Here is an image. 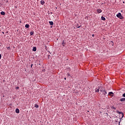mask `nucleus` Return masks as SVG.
Instances as JSON below:
<instances>
[{
    "mask_svg": "<svg viewBox=\"0 0 125 125\" xmlns=\"http://www.w3.org/2000/svg\"><path fill=\"white\" fill-rule=\"evenodd\" d=\"M97 12L98 13H101L102 12V10H101V9H98L97 10Z\"/></svg>",
    "mask_w": 125,
    "mask_h": 125,
    "instance_id": "obj_1",
    "label": "nucleus"
},
{
    "mask_svg": "<svg viewBox=\"0 0 125 125\" xmlns=\"http://www.w3.org/2000/svg\"><path fill=\"white\" fill-rule=\"evenodd\" d=\"M65 44H66V41L63 40L62 42V46H65Z\"/></svg>",
    "mask_w": 125,
    "mask_h": 125,
    "instance_id": "obj_2",
    "label": "nucleus"
},
{
    "mask_svg": "<svg viewBox=\"0 0 125 125\" xmlns=\"http://www.w3.org/2000/svg\"><path fill=\"white\" fill-rule=\"evenodd\" d=\"M100 89V87H98L95 89L96 92H99V90Z\"/></svg>",
    "mask_w": 125,
    "mask_h": 125,
    "instance_id": "obj_3",
    "label": "nucleus"
},
{
    "mask_svg": "<svg viewBox=\"0 0 125 125\" xmlns=\"http://www.w3.org/2000/svg\"><path fill=\"white\" fill-rule=\"evenodd\" d=\"M108 95H110V96H114V93L112 92H109Z\"/></svg>",
    "mask_w": 125,
    "mask_h": 125,
    "instance_id": "obj_4",
    "label": "nucleus"
},
{
    "mask_svg": "<svg viewBox=\"0 0 125 125\" xmlns=\"http://www.w3.org/2000/svg\"><path fill=\"white\" fill-rule=\"evenodd\" d=\"M120 101H121V102H123V101H125V98L120 99Z\"/></svg>",
    "mask_w": 125,
    "mask_h": 125,
    "instance_id": "obj_5",
    "label": "nucleus"
},
{
    "mask_svg": "<svg viewBox=\"0 0 125 125\" xmlns=\"http://www.w3.org/2000/svg\"><path fill=\"white\" fill-rule=\"evenodd\" d=\"M41 3L42 4V5H43V4H44V1L43 0H42L41 1Z\"/></svg>",
    "mask_w": 125,
    "mask_h": 125,
    "instance_id": "obj_6",
    "label": "nucleus"
},
{
    "mask_svg": "<svg viewBox=\"0 0 125 125\" xmlns=\"http://www.w3.org/2000/svg\"><path fill=\"white\" fill-rule=\"evenodd\" d=\"M49 23L50 25H51V26H53V24H54L53 21H49Z\"/></svg>",
    "mask_w": 125,
    "mask_h": 125,
    "instance_id": "obj_7",
    "label": "nucleus"
},
{
    "mask_svg": "<svg viewBox=\"0 0 125 125\" xmlns=\"http://www.w3.org/2000/svg\"><path fill=\"white\" fill-rule=\"evenodd\" d=\"M19 112H20L19 109L16 108V113H17L18 114H19Z\"/></svg>",
    "mask_w": 125,
    "mask_h": 125,
    "instance_id": "obj_8",
    "label": "nucleus"
},
{
    "mask_svg": "<svg viewBox=\"0 0 125 125\" xmlns=\"http://www.w3.org/2000/svg\"><path fill=\"white\" fill-rule=\"evenodd\" d=\"M117 17L121 20L124 19V17H123V16H117Z\"/></svg>",
    "mask_w": 125,
    "mask_h": 125,
    "instance_id": "obj_9",
    "label": "nucleus"
},
{
    "mask_svg": "<svg viewBox=\"0 0 125 125\" xmlns=\"http://www.w3.org/2000/svg\"><path fill=\"white\" fill-rule=\"evenodd\" d=\"M0 14H1V15H5V13H4V12L2 11V12H0Z\"/></svg>",
    "mask_w": 125,
    "mask_h": 125,
    "instance_id": "obj_10",
    "label": "nucleus"
},
{
    "mask_svg": "<svg viewBox=\"0 0 125 125\" xmlns=\"http://www.w3.org/2000/svg\"><path fill=\"white\" fill-rule=\"evenodd\" d=\"M101 19H102V20H103V21H104V20H105L106 19H105V18L104 17L102 16Z\"/></svg>",
    "mask_w": 125,
    "mask_h": 125,
    "instance_id": "obj_11",
    "label": "nucleus"
},
{
    "mask_svg": "<svg viewBox=\"0 0 125 125\" xmlns=\"http://www.w3.org/2000/svg\"><path fill=\"white\" fill-rule=\"evenodd\" d=\"M34 31L30 32V36H33V35H34Z\"/></svg>",
    "mask_w": 125,
    "mask_h": 125,
    "instance_id": "obj_12",
    "label": "nucleus"
},
{
    "mask_svg": "<svg viewBox=\"0 0 125 125\" xmlns=\"http://www.w3.org/2000/svg\"><path fill=\"white\" fill-rule=\"evenodd\" d=\"M33 51H37V48L36 47H34L33 49Z\"/></svg>",
    "mask_w": 125,
    "mask_h": 125,
    "instance_id": "obj_13",
    "label": "nucleus"
},
{
    "mask_svg": "<svg viewBox=\"0 0 125 125\" xmlns=\"http://www.w3.org/2000/svg\"><path fill=\"white\" fill-rule=\"evenodd\" d=\"M100 91L101 92H103H103H104V90L103 89V88H101Z\"/></svg>",
    "mask_w": 125,
    "mask_h": 125,
    "instance_id": "obj_14",
    "label": "nucleus"
},
{
    "mask_svg": "<svg viewBox=\"0 0 125 125\" xmlns=\"http://www.w3.org/2000/svg\"><path fill=\"white\" fill-rule=\"evenodd\" d=\"M103 93H104V95H106V94H107V92L105 90H104Z\"/></svg>",
    "mask_w": 125,
    "mask_h": 125,
    "instance_id": "obj_15",
    "label": "nucleus"
},
{
    "mask_svg": "<svg viewBox=\"0 0 125 125\" xmlns=\"http://www.w3.org/2000/svg\"><path fill=\"white\" fill-rule=\"evenodd\" d=\"M25 28H29V27H30V25L29 24H27L25 25Z\"/></svg>",
    "mask_w": 125,
    "mask_h": 125,
    "instance_id": "obj_16",
    "label": "nucleus"
},
{
    "mask_svg": "<svg viewBox=\"0 0 125 125\" xmlns=\"http://www.w3.org/2000/svg\"><path fill=\"white\" fill-rule=\"evenodd\" d=\"M116 16H122V14L121 13H119L118 14L116 15Z\"/></svg>",
    "mask_w": 125,
    "mask_h": 125,
    "instance_id": "obj_17",
    "label": "nucleus"
},
{
    "mask_svg": "<svg viewBox=\"0 0 125 125\" xmlns=\"http://www.w3.org/2000/svg\"><path fill=\"white\" fill-rule=\"evenodd\" d=\"M35 108H39V105L36 104L35 105Z\"/></svg>",
    "mask_w": 125,
    "mask_h": 125,
    "instance_id": "obj_18",
    "label": "nucleus"
},
{
    "mask_svg": "<svg viewBox=\"0 0 125 125\" xmlns=\"http://www.w3.org/2000/svg\"><path fill=\"white\" fill-rule=\"evenodd\" d=\"M119 114H122V117H124V113L123 112H118Z\"/></svg>",
    "mask_w": 125,
    "mask_h": 125,
    "instance_id": "obj_19",
    "label": "nucleus"
},
{
    "mask_svg": "<svg viewBox=\"0 0 125 125\" xmlns=\"http://www.w3.org/2000/svg\"><path fill=\"white\" fill-rule=\"evenodd\" d=\"M80 27H81V26H79L78 24H77V25H76L77 28H80Z\"/></svg>",
    "mask_w": 125,
    "mask_h": 125,
    "instance_id": "obj_20",
    "label": "nucleus"
},
{
    "mask_svg": "<svg viewBox=\"0 0 125 125\" xmlns=\"http://www.w3.org/2000/svg\"><path fill=\"white\" fill-rule=\"evenodd\" d=\"M112 109H114V110H116V107H114V106H113L112 107Z\"/></svg>",
    "mask_w": 125,
    "mask_h": 125,
    "instance_id": "obj_21",
    "label": "nucleus"
},
{
    "mask_svg": "<svg viewBox=\"0 0 125 125\" xmlns=\"http://www.w3.org/2000/svg\"><path fill=\"white\" fill-rule=\"evenodd\" d=\"M16 89H19V87H16Z\"/></svg>",
    "mask_w": 125,
    "mask_h": 125,
    "instance_id": "obj_22",
    "label": "nucleus"
},
{
    "mask_svg": "<svg viewBox=\"0 0 125 125\" xmlns=\"http://www.w3.org/2000/svg\"><path fill=\"white\" fill-rule=\"evenodd\" d=\"M123 97H125V93L123 95Z\"/></svg>",
    "mask_w": 125,
    "mask_h": 125,
    "instance_id": "obj_23",
    "label": "nucleus"
},
{
    "mask_svg": "<svg viewBox=\"0 0 125 125\" xmlns=\"http://www.w3.org/2000/svg\"><path fill=\"white\" fill-rule=\"evenodd\" d=\"M111 44H112V45H114V43L113 42H111Z\"/></svg>",
    "mask_w": 125,
    "mask_h": 125,
    "instance_id": "obj_24",
    "label": "nucleus"
},
{
    "mask_svg": "<svg viewBox=\"0 0 125 125\" xmlns=\"http://www.w3.org/2000/svg\"><path fill=\"white\" fill-rule=\"evenodd\" d=\"M0 59H1V54H0Z\"/></svg>",
    "mask_w": 125,
    "mask_h": 125,
    "instance_id": "obj_25",
    "label": "nucleus"
},
{
    "mask_svg": "<svg viewBox=\"0 0 125 125\" xmlns=\"http://www.w3.org/2000/svg\"><path fill=\"white\" fill-rule=\"evenodd\" d=\"M7 49H10V47H8Z\"/></svg>",
    "mask_w": 125,
    "mask_h": 125,
    "instance_id": "obj_26",
    "label": "nucleus"
},
{
    "mask_svg": "<svg viewBox=\"0 0 125 125\" xmlns=\"http://www.w3.org/2000/svg\"><path fill=\"white\" fill-rule=\"evenodd\" d=\"M92 36L94 37V34H92Z\"/></svg>",
    "mask_w": 125,
    "mask_h": 125,
    "instance_id": "obj_27",
    "label": "nucleus"
},
{
    "mask_svg": "<svg viewBox=\"0 0 125 125\" xmlns=\"http://www.w3.org/2000/svg\"><path fill=\"white\" fill-rule=\"evenodd\" d=\"M33 66V64H31V67L32 68V67Z\"/></svg>",
    "mask_w": 125,
    "mask_h": 125,
    "instance_id": "obj_28",
    "label": "nucleus"
},
{
    "mask_svg": "<svg viewBox=\"0 0 125 125\" xmlns=\"http://www.w3.org/2000/svg\"><path fill=\"white\" fill-rule=\"evenodd\" d=\"M68 75L69 76H70V74H68Z\"/></svg>",
    "mask_w": 125,
    "mask_h": 125,
    "instance_id": "obj_29",
    "label": "nucleus"
},
{
    "mask_svg": "<svg viewBox=\"0 0 125 125\" xmlns=\"http://www.w3.org/2000/svg\"><path fill=\"white\" fill-rule=\"evenodd\" d=\"M2 34H4V32H2Z\"/></svg>",
    "mask_w": 125,
    "mask_h": 125,
    "instance_id": "obj_30",
    "label": "nucleus"
},
{
    "mask_svg": "<svg viewBox=\"0 0 125 125\" xmlns=\"http://www.w3.org/2000/svg\"><path fill=\"white\" fill-rule=\"evenodd\" d=\"M64 80H66V78H64Z\"/></svg>",
    "mask_w": 125,
    "mask_h": 125,
    "instance_id": "obj_31",
    "label": "nucleus"
}]
</instances>
